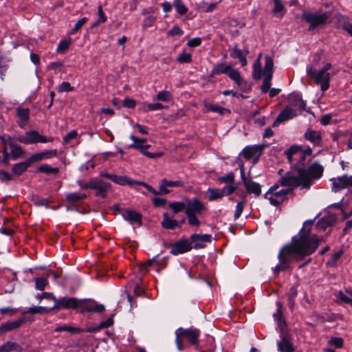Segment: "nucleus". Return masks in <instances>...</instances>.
Instances as JSON below:
<instances>
[{
    "label": "nucleus",
    "mask_w": 352,
    "mask_h": 352,
    "mask_svg": "<svg viewBox=\"0 0 352 352\" xmlns=\"http://www.w3.org/2000/svg\"><path fill=\"white\" fill-rule=\"evenodd\" d=\"M130 139L133 142V144L129 146V148H135L139 150L143 155L149 158H157L162 155V153H151L148 152L147 149L151 147L149 144H145L146 139H141L135 137L133 135H130Z\"/></svg>",
    "instance_id": "12"
},
{
    "label": "nucleus",
    "mask_w": 352,
    "mask_h": 352,
    "mask_svg": "<svg viewBox=\"0 0 352 352\" xmlns=\"http://www.w3.org/2000/svg\"><path fill=\"white\" fill-rule=\"evenodd\" d=\"M228 76L232 79L237 85L241 87V89L243 91H248L250 90V87L248 86L247 82H245L241 76L240 72L231 67L230 69Z\"/></svg>",
    "instance_id": "21"
},
{
    "label": "nucleus",
    "mask_w": 352,
    "mask_h": 352,
    "mask_svg": "<svg viewBox=\"0 0 352 352\" xmlns=\"http://www.w3.org/2000/svg\"><path fill=\"white\" fill-rule=\"evenodd\" d=\"M52 309L50 308L45 307H30L28 310L23 312V314H43L45 312L50 311Z\"/></svg>",
    "instance_id": "46"
},
{
    "label": "nucleus",
    "mask_w": 352,
    "mask_h": 352,
    "mask_svg": "<svg viewBox=\"0 0 352 352\" xmlns=\"http://www.w3.org/2000/svg\"><path fill=\"white\" fill-rule=\"evenodd\" d=\"M181 331L180 336L186 337L192 344H197L198 342V338L199 336V330L197 329L190 328L182 330V329H177Z\"/></svg>",
    "instance_id": "28"
},
{
    "label": "nucleus",
    "mask_w": 352,
    "mask_h": 352,
    "mask_svg": "<svg viewBox=\"0 0 352 352\" xmlns=\"http://www.w3.org/2000/svg\"><path fill=\"white\" fill-rule=\"evenodd\" d=\"M337 218L333 214H328L322 217L316 223L318 230H325L328 227L333 226L336 222Z\"/></svg>",
    "instance_id": "23"
},
{
    "label": "nucleus",
    "mask_w": 352,
    "mask_h": 352,
    "mask_svg": "<svg viewBox=\"0 0 352 352\" xmlns=\"http://www.w3.org/2000/svg\"><path fill=\"white\" fill-rule=\"evenodd\" d=\"M338 296L341 302L352 306V289H346L345 292L339 291Z\"/></svg>",
    "instance_id": "39"
},
{
    "label": "nucleus",
    "mask_w": 352,
    "mask_h": 352,
    "mask_svg": "<svg viewBox=\"0 0 352 352\" xmlns=\"http://www.w3.org/2000/svg\"><path fill=\"white\" fill-rule=\"evenodd\" d=\"M37 172L39 173H44L47 174H56L59 171L58 168L56 167H51L48 164H44L41 166H39L37 170Z\"/></svg>",
    "instance_id": "45"
},
{
    "label": "nucleus",
    "mask_w": 352,
    "mask_h": 352,
    "mask_svg": "<svg viewBox=\"0 0 352 352\" xmlns=\"http://www.w3.org/2000/svg\"><path fill=\"white\" fill-rule=\"evenodd\" d=\"M122 216L125 220L130 221L131 223H137L140 226L142 224V215L135 210H123Z\"/></svg>",
    "instance_id": "29"
},
{
    "label": "nucleus",
    "mask_w": 352,
    "mask_h": 352,
    "mask_svg": "<svg viewBox=\"0 0 352 352\" xmlns=\"http://www.w3.org/2000/svg\"><path fill=\"white\" fill-rule=\"evenodd\" d=\"M331 67L329 63L324 65L322 69L316 70L313 65L307 67V74L315 81L317 85L320 87L321 90L324 92L329 87L330 74L328 70Z\"/></svg>",
    "instance_id": "2"
},
{
    "label": "nucleus",
    "mask_w": 352,
    "mask_h": 352,
    "mask_svg": "<svg viewBox=\"0 0 352 352\" xmlns=\"http://www.w3.org/2000/svg\"><path fill=\"white\" fill-rule=\"evenodd\" d=\"M237 188V185L234 183L227 184L221 188L223 196H229L232 195Z\"/></svg>",
    "instance_id": "49"
},
{
    "label": "nucleus",
    "mask_w": 352,
    "mask_h": 352,
    "mask_svg": "<svg viewBox=\"0 0 352 352\" xmlns=\"http://www.w3.org/2000/svg\"><path fill=\"white\" fill-rule=\"evenodd\" d=\"M314 221H305L302 228L292 238L291 242L281 248L278 254V263L274 267V274H278L280 271L289 269L294 261H301L316 250L320 239L317 235L311 234Z\"/></svg>",
    "instance_id": "1"
},
{
    "label": "nucleus",
    "mask_w": 352,
    "mask_h": 352,
    "mask_svg": "<svg viewBox=\"0 0 352 352\" xmlns=\"http://www.w3.org/2000/svg\"><path fill=\"white\" fill-rule=\"evenodd\" d=\"M173 6L179 15H184L188 12V8L182 0H174Z\"/></svg>",
    "instance_id": "43"
},
{
    "label": "nucleus",
    "mask_w": 352,
    "mask_h": 352,
    "mask_svg": "<svg viewBox=\"0 0 352 352\" xmlns=\"http://www.w3.org/2000/svg\"><path fill=\"white\" fill-rule=\"evenodd\" d=\"M204 107L208 111H212V112H217L219 113L220 115H223L226 113H230V110L222 107L217 104H212V103H204Z\"/></svg>",
    "instance_id": "36"
},
{
    "label": "nucleus",
    "mask_w": 352,
    "mask_h": 352,
    "mask_svg": "<svg viewBox=\"0 0 352 352\" xmlns=\"http://www.w3.org/2000/svg\"><path fill=\"white\" fill-rule=\"evenodd\" d=\"M297 116L296 110L289 104L279 113L276 120L272 124L273 127L278 126L280 123L291 120Z\"/></svg>",
    "instance_id": "17"
},
{
    "label": "nucleus",
    "mask_w": 352,
    "mask_h": 352,
    "mask_svg": "<svg viewBox=\"0 0 352 352\" xmlns=\"http://www.w3.org/2000/svg\"><path fill=\"white\" fill-rule=\"evenodd\" d=\"M98 19L96 21V23L94 25V26L104 23L107 21V16H105L101 6H99L98 8Z\"/></svg>",
    "instance_id": "58"
},
{
    "label": "nucleus",
    "mask_w": 352,
    "mask_h": 352,
    "mask_svg": "<svg viewBox=\"0 0 352 352\" xmlns=\"http://www.w3.org/2000/svg\"><path fill=\"white\" fill-rule=\"evenodd\" d=\"M342 254H343V251H342V250H339V251H337L336 252H334L332 254L330 259L327 261V265L331 266V267H336L337 261L340 259V258L341 257Z\"/></svg>",
    "instance_id": "50"
},
{
    "label": "nucleus",
    "mask_w": 352,
    "mask_h": 352,
    "mask_svg": "<svg viewBox=\"0 0 352 352\" xmlns=\"http://www.w3.org/2000/svg\"><path fill=\"white\" fill-rule=\"evenodd\" d=\"M70 44V38L61 41L58 45L56 51L58 52H63L69 48Z\"/></svg>",
    "instance_id": "57"
},
{
    "label": "nucleus",
    "mask_w": 352,
    "mask_h": 352,
    "mask_svg": "<svg viewBox=\"0 0 352 352\" xmlns=\"http://www.w3.org/2000/svg\"><path fill=\"white\" fill-rule=\"evenodd\" d=\"M171 98L172 96L170 91H162L157 94L155 99L163 102H168L171 100Z\"/></svg>",
    "instance_id": "52"
},
{
    "label": "nucleus",
    "mask_w": 352,
    "mask_h": 352,
    "mask_svg": "<svg viewBox=\"0 0 352 352\" xmlns=\"http://www.w3.org/2000/svg\"><path fill=\"white\" fill-rule=\"evenodd\" d=\"M63 331H68L72 333H76L80 332V329L76 328V327H69L67 325H61V326L57 327L55 329V331H56V332H60Z\"/></svg>",
    "instance_id": "53"
},
{
    "label": "nucleus",
    "mask_w": 352,
    "mask_h": 352,
    "mask_svg": "<svg viewBox=\"0 0 352 352\" xmlns=\"http://www.w3.org/2000/svg\"><path fill=\"white\" fill-rule=\"evenodd\" d=\"M177 61L180 63H188L192 61V55L185 52H182L177 58Z\"/></svg>",
    "instance_id": "54"
},
{
    "label": "nucleus",
    "mask_w": 352,
    "mask_h": 352,
    "mask_svg": "<svg viewBox=\"0 0 352 352\" xmlns=\"http://www.w3.org/2000/svg\"><path fill=\"white\" fill-rule=\"evenodd\" d=\"M25 322V320L23 318H19L14 321H9L3 323L0 326V333H5L6 332L16 329L21 327Z\"/></svg>",
    "instance_id": "24"
},
{
    "label": "nucleus",
    "mask_w": 352,
    "mask_h": 352,
    "mask_svg": "<svg viewBox=\"0 0 352 352\" xmlns=\"http://www.w3.org/2000/svg\"><path fill=\"white\" fill-rule=\"evenodd\" d=\"M16 115L20 119V126L23 127L30 120V111L28 108L19 107L16 109Z\"/></svg>",
    "instance_id": "32"
},
{
    "label": "nucleus",
    "mask_w": 352,
    "mask_h": 352,
    "mask_svg": "<svg viewBox=\"0 0 352 352\" xmlns=\"http://www.w3.org/2000/svg\"><path fill=\"white\" fill-rule=\"evenodd\" d=\"M300 176L302 177L305 188H309L312 181L319 179L323 173L324 168L322 165L315 162L309 166L307 169L299 168Z\"/></svg>",
    "instance_id": "5"
},
{
    "label": "nucleus",
    "mask_w": 352,
    "mask_h": 352,
    "mask_svg": "<svg viewBox=\"0 0 352 352\" xmlns=\"http://www.w3.org/2000/svg\"><path fill=\"white\" fill-rule=\"evenodd\" d=\"M279 185L276 184L271 186L264 197L270 203L274 206H277L282 204L285 199L287 195L291 192V189L278 190Z\"/></svg>",
    "instance_id": "7"
},
{
    "label": "nucleus",
    "mask_w": 352,
    "mask_h": 352,
    "mask_svg": "<svg viewBox=\"0 0 352 352\" xmlns=\"http://www.w3.org/2000/svg\"><path fill=\"white\" fill-rule=\"evenodd\" d=\"M164 107L161 103L157 102V103H151L146 104L144 107V111H157V110H161L164 109Z\"/></svg>",
    "instance_id": "56"
},
{
    "label": "nucleus",
    "mask_w": 352,
    "mask_h": 352,
    "mask_svg": "<svg viewBox=\"0 0 352 352\" xmlns=\"http://www.w3.org/2000/svg\"><path fill=\"white\" fill-rule=\"evenodd\" d=\"M264 145H250L245 146L241 152V154L246 160H253V164H256L261 155L263 154Z\"/></svg>",
    "instance_id": "15"
},
{
    "label": "nucleus",
    "mask_w": 352,
    "mask_h": 352,
    "mask_svg": "<svg viewBox=\"0 0 352 352\" xmlns=\"http://www.w3.org/2000/svg\"><path fill=\"white\" fill-rule=\"evenodd\" d=\"M29 167L27 162H19L14 164L12 167V172L16 175H21Z\"/></svg>",
    "instance_id": "40"
},
{
    "label": "nucleus",
    "mask_w": 352,
    "mask_h": 352,
    "mask_svg": "<svg viewBox=\"0 0 352 352\" xmlns=\"http://www.w3.org/2000/svg\"><path fill=\"white\" fill-rule=\"evenodd\" d=\"M88 21V19L87 17H83L81 19L78 20L74 25L73 29L71 30V34H74L76 32H78L84 25L85 23Z\"/></svg>",
    "instance_id": "59"
},
{
    "label": "nucleus",
    "mask_w": 352,
    "mask_h": 352,
    "mask_svg": "<svg viewBox=\"0 0 352 352\" xmlns=\"http://www.w3.org/2000/svg\"><path fill=\"white\" fill-rule=\"evenodd\" d=\"M249 53V51L247 50H241L237 47V45H235L232 50L230 53V56L232 58H237L239 59H241L243 58L244 56H247Z\"/></svg>",
    "instance_id": "44"
},
{
    "label": "nucleus",
    "mask_w": 352,
    "mask_h": 352,
    "mask_svg": "<svg viewBox=\"0 0 352 352\" xmlns=\"http://www.w3.org/2000/svg\"><path fill=\"white\" fill-rule=\"evenodd\" d=\"M48 284L47 278L43 277L36 278L35 279V288L37 290L43 291Z\"/></svg>",
    "instance_id": "51"
},
{
    "label": "nucleus",
    "mask_w": 352,
    "mask_h": 352,
    "mask_svg": "<svg viewBox=\"0 0 352 352\" xmlns=\"http://www.w3.org/2000/svg\"><path fill=\"white\" fill-rule=\"evenodd\" d=\"M162 228L168 230H174L179 227V221L168 217L167 213L163 214V220L161 222Z\"/></svg>",
    "instance_id": "34"
},
{
    "label": "nucleus",
    "mask_w": 352,
    "mask_h": 352,
    "mask_svg": "<svg viewBox=\"0 0 352 352\" xmlns=\"http://www.w3.org/2000/svg\"><path fill=\"white\" fill-rule=\"evenodd\" d=\"M15 140L25 144L36 143H47L54 141L53 137H47L41 135L37 131L31 130L25 132L24 135L15 137Z\"/></svg>",
    "instance_id": "8"
},
{
    "label": "nucleus",
    "mask_w": 352,
    "mask_h": 352,
    "mask_svg": "<svg viewBox=\"0 0 352 352\" xmlns=\"http://www.w3.org/2000/svg\"><path fill=\"white\" fill-rule=\"evenodd\" d=\"M74 89V87L71 86L70 83L68 82H63L58 89L59 93L65 92V91H72Z\"/></svg>",
    "instance_id": "62"
},
{
    "label": "nucleus",
    "mask_w": 352,
    "mask_h": 352,
    "mask_svg": "<svg viewBox=\"0 0 352 352\" xmlns=\"http://www.w3.org/2000/svg\"><path fill=\"white\" fill-rule=\"evenodd\" d=\"M234 179H235L234 174L232 172H229V173H227L226 174H225L224 175L219 177L217 178V181L220 183L230 184L234 183Z\"/></svg>",
    "instance_id": "42"
},
{
    "label": "nucleus",
    "mask_w": 352,
    "mask_h": 352,
    "mask_svg": "<svg viewBox=\"0 0 352 352\" xmlns=\"http://www.w3.org/2000/svg\"><path fill=\"white\" fill-rule=\"evenodd\" d=\"M288 104L298 113V111L305 109L306 102L302 100L300 94L292 93L288 96Z\"/></svg>",
    "instance_id": "18"
},
{
    "label": "nucleus",
    "mask_w": 352,
    "mask_h": 352,
    "mask_svg": "<svg viewBox=\"0 0 352 352\" xmlns=\"http://www.w3.org/2000/svg\"><path fill=\"white\" fill-rule=\"evenodd\" d=\"M190 240L192 241V242L195 243V249H200L204 247V245H202V243L210 242L212 241V235L208 234H193L190 236Z\"/></svg>",
    "instance_id": "26"
},
{
    "label": "nucleus",
    "mask_w": 352,
    "mask_h": 352,
    "mask_svg": "<svg viewBox=\"0 0 352 352\" xmlns=\"http://www.w3.org/2000/svg\"><path fill=\"white\" fill-rule=\"evenodd\" d=\"M302 177L300 176L299 168L296 170V173H287L285 176L282 177L278 181V185L281 186H287L288 189L292 190L294 187L301 186L305 188Z\"/></svg>",
    "instance_id": "10"
},
{
    "label": "nucleus",
    "mask_w": 352,
    "mask_h": 352,
    "mask_svg": "<svg viewBox=\"0 0 352 352\" xmlns=\"http://www.w3.org/2000/svg\"><path fill=\"white\" fill-rule=\"evenodd\" d=\"M86 195L74 192L67 193L65 195V200L70 204H76L80 202L82 200L86 198Z\"/></svg>",
    "instance_id": "35"
},
{
    "label": "nucleus",
    "mask_w": 352,
    "mask_h": 352,
    "mask_svg": "<svg viewBox=\"0 0 352 352\" xmlns=\"http://www.w3.org/2000/svg\"><path fill=\"white\" fill-rule=\"evenodd\" d=\"M243 184L247 193L253 194L256 197H258L261 195V185L258 183L254 182L252 179L244 182V184Z\"/></svg>",
    "instance_id": "27"
},
{
    "label": "nucleus",
    "mask_w": 352,
    "mask_h": 352,
    "mask_svg": "<svg viewBox=\"0 0 352 352\" xmlns=\"http://www.w3.org/2000/svg\"><path fill=\"white\" fill-rule=\"evenodd\" d=\"M184 184L179 180L171 181L166 179H162L159 182V188L162 195H166L170 192L168 188L184 187Z\"/></svg>",
    "instance_id": "19"
},
{
    "label": "nucleus",
    "mask_w": 352,
    "mask_h": 352,
    "mask_svg": "<svg viewBox=\"0 0 352 352\" xmlns=\"http://www.w3.org/2000/svg\"><path fill=\"white\" fill-rule=\"evenodd\" d=\"M207 199L210 201L221 199L223 197L221 188H208L207 190Z\"/></svg>",
    "instance_id": "37"
},
{
    "label": "nucleus",
    "mask_w": 352,
    "mask_h": 352,
    "mask_svg": "<svg viewBox=\"0 0 352 352\" xmlns=\"http://www.w3.org/2000/svg\"><path fill=\"white\" fill-rule=\"evenodd\" d=\"M262 54H259L253 65L252 77L254 80H260L263 76V69H262L261 59Z\"/></svg>",
    "instance_id": "33"
},
{
    "label": "nucleus",
    "mask_w": 352,
    "mask_h": 352,
    "mask_svg": "<svg viewBox=\"0 0 352 352\" xmlns=\"http://www.w3.org/2000/svg\"><path fill=\"white\" fill-rule=\"evenodd\" d=\"M9 147L10 148V156L14 160L21 158L25 155V151L23 148L20 145L14 144V141L10 142Z\"/></svg>",
    "instance_id": "31"
},
{
    "label": "nucleus",
    "mask_w": 352,
    "mask_h": 352,
    "mask_svg": "<svg viewBox=\"0 0 352 352\" xmlns=\"http://www.w3.org/2000/svg\"><path fill=\"white\" fill-rule=\"evenodd\" d=\"M285 153L290 163L293 160H304L306 155L305 152L297 146H291Z\"/></svg>",
    "instance_id": "20"
},
{
    "label": "nucleus",
    "mask_w": 352,
    "mask_h": 352,
    "mask_svg": "<svg viewBox=\"0 0 352 352\" xmlns=\"http://www.w3.org/2000/svg\"><path fill=\"white\" fill-rule=\"evenodd\" d=\"M276 345L279 352H295L296 350L291 335L285 331H281L280 340L277 342Z\"/></svg>",
    "instance_id": "14"
},
{
    "label": "nucleus",
    "mask_w": 352,
    "mask_h": 352,
    "mask_svg": "<svg viewBox=\"0 0 352 352\" xmlns=\"http://www.w3.org/2000/svg\"><path fill=\"white\" fill-rule=\"evenodd\" d=\"M305 138L307 140L316 146L320 145L322 142V135L319 131L308 129L305 133Z\"/></svg>",
    "instance_id": "30"
},
{
    "label": "nucleus",
    "mask_w": 352,
    "mask_h": 352,
    "mask_svg": "<svg viewBox=\"0 0 352 352\" xmlns=\"http://www.w3.org/2000/svg\"><path fill=\"white\" fill-rule=\"evenodd\" d=\"M42 157L40 153H37L35 154L32 155L27 160V163L29 165V166L35 162H38L40 161H42Z\"/></svg>",
    "instance_id": "63"
},
{
    "label": "nucleus",
    "mask_w": 352,
    "mask_h": 352,
    "mask_svg": "<svg viewBox=\"0 0 352 352\" xmlns=\"http://www.w3.org/2000/svg\"><path fill=\"white\" fill-rule=\"evenodd\" d=\"M50 201L47 199L44 198H36L34 199L33 203L36 206L40 207V206H44L45 208H48V204Z\"/></svg>",
    "instance_id": "64"
},
{
    "label": "nucleus",
    "mask_w": 352,
    "mask_h": 352,
    "mask_svg": "<svg viewBox=\"0 0 352 352\" xmlns=\"http://www.w3.org/2000/svg\"><path fill=\"white\" fill-rule=\"evenodd\" d=\"M170 208L173 210L174 214L186 209V204L184 202H173L169 204Z\"/></svg>",
    "instance_id": "47"
},
{
    "label": "nucleus",
    "mask_w": 352,
    "mask_h": 352,
    "mask_svg": "<svg viewBox=\"0 0 352 352\" xmlns=\"http://www.w3.org/2000/svg\"><path fill=\"white\" fill-rule=\"evenodd\" d=\"M265 63L263 68V80L261 86V91L263 93H267L269 91V96L270 98H274L280 92V89L276 88L270 89L271 80L273 77L274 62L272 57L270 56H266L265 57Z\"/></svg>",
    "instance_id": "3"
},
{
    "label": "nucleus",
    "mask_w": 352,
    "mask_h": 352,
    "mask_svg": "<svg viewBox=\"0 0 352 352\" xmlns=\"http://www.w3.org/2000/svg\"><path fill=\"white\" fill-rule=\"evenodd\" d=\"M2 352H10L11 351H16L19 348V346L16 342H7L1 346Z\"/></svg>",
    "instance_id": "48"
},
{
    "label": "nucleus",
    "mask_w": 352,
    "mask_h": 352,
    "mask_svg": "<svg viewBox=\"0 0 352 352\" xmlns=\"http://www.w3.org/2000/svg\"><path fill=\"white\" fill-rule=\"evenodd\" d=\"M231 67H232L229 65H226L224 63H219L214 67L210 75L211 76H214L216 75H219L221 74H228Z\"/></svg>",
    "instance_id": "38"
},
{
    "label": "nucleus",
    "mask_w": 352,
    "mask_h": 352,
    "mask_svg": "<svg viewBox=\"0 0 352 352\" xmlns=\"http://www.w3.org/2000/svg\"><path fill=\"white\" fill-rule=\"evenodd\" d=\"M104 310V306L101 304H98L96 301L91 299H79L78 311L81 313L85 311L101 313Z\"/></svg>",
    "instance_id": "13"
},
{
    "label": "nucleus",
    "mask_w": 352,
    "mask_h": 352,
    "mask_svg": "<svg viewBox=\"0 0 352 352\" xmlns=\"http://www.w3.org/2000/svg\"><path fill=\"white\" fill-rule=\"evenodd\" d=\"M42 160L50 159L54 157H57L58 151L56 149L45 150L40 152Z\"/></svg>",
    "instance_id": "55"
},
{
    "label": "nucleus",
    "mask_w": 352,
    "mask_h": 352,
    "mask_svg": "<svg viewBox=\"0 0 352 352\" xmlns=\"http://www.w3.org/2000/svg\"><path fill=\"white\" fill-rule=\"evenodd\" d=\"M83 189L96 190V195L102 198L106 197L107 192L111 189V184L98 178L90 179L88 182L81 186Z\"/></svg>",
    "instance_id": "9"
},
{
    "label": "nucleus",
    "mask_w": 352,
    "mask_h": 352,
    "mask_svg": "<svg viewBox=\"0 0 352 352\" xmlns=\"http://www.w3.org/2000/svg\"><path fill=\"white\" fill-rule=\"evenodd\" d=\"M204 209V204L197 198L188 201L186 204V214H196L197 213H201Z\"/></svg>",
    "instance_id": "22"
},
{
    "label": "nucleus",
    "mask_w": 352,
    "mask_h": 352,
    "mask_svg": "<svg viewBox=\"0 0 352 352\" xmlns=\"http://www.w3.org/2000/svg\"><path fill=\"white\" fill-rule=\"evenodd\" d=\"M184 34V31L177 25H174L168 32L167 34L169 36H182Z\"/></svg>",
    "instance_id": "61"
},
{
    "label": "nucleus",
    "mask_w": 352,
    "mask_h": 352,
    "mask_svg": "<svg viewBox=\"0 0 352 352\" xmlns=\"http://www.w3.org/2000/svg\"><path fill=\"white\" fill-rule=\"evenodd\" d=\"M329 17V13L322 12H305L302 14V19L309 24V30L325 24Z\"/></svg>",
    "instance_id": "6"
},
{
    "label": "nucleus",
    "mask_w": 352,
    "mask_h": 352,
    "mask_svg": "<svg viewBox=\"0 0 352 352\" xmlns=\"http://www.w3.org/2000/svg\"><path fill=\"white\" fill-rule=\"evenodd\" d=\"M100 176L102 177H106L115 184H119V185H129V186H133L134 184L144 186L148 191L151 192L152 194L155 195H162L161 191L159 189V190H155L154 188H153L149 184L144 182H138L131 179L129 177L126 175H116L115 174H111L109 173L102 172L100 173Z\"/></svg>",
    "instance_id": "4"
},
{
    "label": "nucleus",
    "mask_w": 352,
    "mask_h": 352,
    "mask_svg": "<svg viewBox=\"0 0 352 352\" xmlns=\"http://www.w3.org/2000/svg\"><path fill=\"white\" fill-rule=\"evenodd\" d=\"M191 248L192 246L188 241H179L173 245L170 253L173 255H177L187 252L190 251Z\"/></svg>",
    "instance_id": "25"
},
{
    "label": "nucleus",
    "mask_w": 352,
    "mask_h": 352,
    "mask_svg": "<svg viewBox=\"0 0 352 352\" xmlns=\"http://www.w3.org/2000/svg\"><path fill=\"white\" fill-rule=\"evenodd\" d=\"M329 344L334 346L337 349H340L343 346L344 340L341 338H331L329 340Z\"/></svg>",
    "instance_id": "60"
},
{
    "label": "nucleus",
    "mask_w": 352,
    "mask_h": 352,
    "mask_svg": "<svg viewBox=\"0 0 352 352\" xmlns=\"http://www.w3.org/2000/svg\"><path fill=\"white\" fill-rule=\"evenodd\" d=\"M245 204H246L245 195H243L242 196V199L240 201H239L237 203L236 206H235V210H234V219L235 220L239 219L240 217V216L241 215V214L243 211L244 206Z\"/></svg>",
    "instance_id": "41"
},
{
    "label": "nucleus",
    "mask_w": 352,
    "mask_h": 352,
    "mask_svg": "<svg viewBox=\"0 0 352 352\" xmlns=\"http://www.w3.org/2000/svg\"><path fill=\"white\" fill-rule=\"evenodd\" d=\"M52 300L54 302V305L50 309L60 310L72 309L78 310L79 299L77 298L64 296L57 298L56 296H52Z\"/></svg>",
    "instance_id": "11"
},
{
    "label": "nucleus",
    "mask_w": 352,
    "mask_h": 352,
    "mask_svg": "<svg viewBox=\"0 0 352 352\" xmlns=\"http://www.w3.org/2000/svg\"><path fill=\"white\" fill-rule=\"evenodd\" d=\"M332 190L338 192L342 189L352 186V175H344L342 176L331 179Z\"/></svg>",
    "instance_id": "16"
}]
</instances>
